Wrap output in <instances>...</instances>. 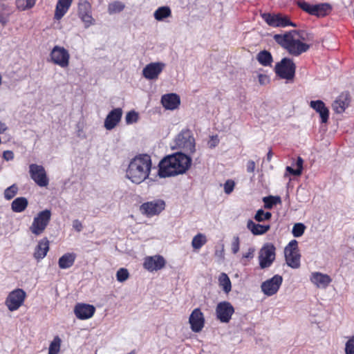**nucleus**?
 I'll return each mask as SVG.
<instances>
[{"mask_svg":"<svg viewBox=\"0 0 354 354\" xmlns=\"http://www.w3.org/2000/svg\"><path fill=\"white\" fill-rule=\"evenodd\" d=\"M273 39L290 55L297 57L309 50L310 45L306 42L313 41L314 36L306 30H291L274 35Z\"/></svg>","mask_w":354,"mask_h":354,"instance_id":"nucleus-1","label":"nucleus"},{"mask_svg":"<svg viewBox=\"0 0 354 354\" xmlns=\"http://www.w3.org/2000/svg\"><path fill=\"white\" fill-rule=\"evenodd\" d=\"M192 158L184 152H176L164 157L158 164V175L167 178L183 174L192 165Z\"/></svg>","mask_w":354,"mask_h":354,"instance_id":"nucleus-2","label":"nucleus"},{"mask_svg":"<svg viewBox=\"0 0 354 354\" xmlns=\"http://www.w3.org/2000/svg\"><path fill=\"white\" fill-rule=\"evenodd\" d=\"M151 165V158L148 154L136 156L129 163L126 177L132 183L140 184L149 177Z\"/></svg>","mask_w":354,"mask_h":354,"instance_id":"nucleus-3","label":"nucleus"},{"mask_svg":"<svg viewBox=\"0 0 354 354\" xmlns=\"http://www.w3.org/2000/svg\"><path fill=\"white\" fill-rule=\"evenodd\" d=\"M274 71L281 79L292 81L295 76L296 65L289 57H283L275 64Z\"/></svg>","mask_w":354,"mask_h":354,"instance_id":"nucleus-4","label":"nucleus"},{"mask_svg":"<svg viewBox=\"0 0 354 354\" xmlns=\"http://www.w3.org/2000/svg\"><path fill=\"white\" fill-rule=\"evenodd\" d=\"M176 147L180 149L184 153L192 154L195 152V139L192 131L188 129H183L175 138Z\"/></svg>","mask_w":354,"mask_h":354,"instance_id":"nucleus-5","label":"nucleus"},{"mask_svg":"<svg viewBox=\"0 0 354 354\" xmlns=\"http://www.w3.org/2000/svg\"><path fill=\"white\" fill-rule=\"evenodd\" d=\"M261 18L266 23L273 28H285L287 26L297 27V24L292 22L290 18L281 13L264 12L261 14Z\"/></svg>","mask_w":354,"mask_h":354,"instance_id":"nucleus-6","label":"nucleus"},{"mask_svg":"<svg viewBox=\"0 0 354 354\" xmlns=\"http://www.w3.org/2000/svg\"><path fill=\"white\" fill-rule=\"evenodd\" d=\"M51 218L50 209H44L39 212L34 218L32 225L30 227L31 232L36 235H40L44 232L48 226Z\"/></svg>","mask_w":354,"mask_h":354,"instance_id":"nucleus-7","label":"nucleus"},{"mask_svg":"<svg viewBox=\"0 0 354 354\" xmlns=\"http://www.w3.org/2000/svg\"><path fill=\"white\" fill-rule=\"evenodd\" d=\"M276 248L271 243H267L261 248L259 253V266L261 269L270 267L275 260Z\"/></svg>","mask_w":354,"mask_h":354,"instance_id":"nucleus-8","label":"nucleus"},{"mask_svg":"<svg viewBox=\"0 0 354 354\" xmlns=\"http://www.w3.org/2000/svg\"><path fill=\"white\" fill-rule=\"evenodd\" d=\"M77 15L88 28L95 24V19L92 17L91 4L87 0H79L77 3Z\"/></svg>","mask_w":354,"mask_h":354,"instance_id":"nucleus-9","label":"nucleus"},{"mask_svg":"<svg viewBox=\"0 0 354 354\" xmlns=\"http://www.w3.org/2000/svg\"><path fill=\"white\" fill-rule=\"evenodd\" d=\"M26 292L21 289L17 288L9 293L5 304L10 311H15L19 309L24 304L26 298Z\"/></svg>","mask_w":354,"mask_h":354,"instance_id":"nucleus-10","label":"nucleus"},{"mask_svg":"<svg viewBox=\"0 0 354 354\" xmlns=\"http://www.w3.org/2000/svg\"><path fill=\"white\" fill-rule=\"evenodd\" d=\"M282 282L283 277L279 274H275L272 278L266 280L261 283V291L268 297L272 296L278 292Z\"/></svg>","mask_w":354,"mask_h":354,"instance_id":"nucleus-11","label":"nucleus"},{"mask_svg":"<svg viewBox=\"0 0 354 354\" xmlns=\"http://www.w3.org/2000/svg\"><path fill=\"white\" fill-rule=\"evenodd\" d=\"M29 173L31 178L39 187H46L48 185L49 180L42 165L37 164L30 165Z\"/></svg>","mask_w":354,"mask_h":354,"instance_id":"nucleus-12","label":"nucleus"},{"mask_svg":"<svg viewBox=\"0 0 354 354\" xmlns=\"http://www.w3.org/2000/svg\"><path fill=\"white\" fill-rule=\"evenodd\" d=\"M50 58L54 64L62 68H66L69 64L70 55L64 47L55 46L50 52Z\"/></svg>","mask_w":354,"mask_h":354,"instance_id":"nucleus-13","label":"nucleus"},{"mask_svg":"<svg viewBox=\"0 0 354 354\" xmlns=\"http://www.w3.org/2000/svg\"><path fill=\"white\" fill-rule=\"evenodd\" d=\"M165 207V203L162 200H156L144 203L140 205V210L147 216L159 214Z\"/></svg>","mask_w":354,"mask_h":354,"instance_id":"nucleus-14","label":"nucleus"},{"mask_svg":"<svg viewBox=\"0 0 354 354\" xmlns=\"http://www.w3.org/2000/svg\"><path fill=\"white\" fill-rule=\"evenodd\" d=\"M191 330L194 333L201 332L205 326V318L200 308H195L189 318Z\"/></svg>","mask_w":354,"mask_h":354,"instance_id":"nucleus-15","label":"nucleus"},{"mask_svg":"<svg viewBox=\"0 0 354 354\" xmlns=\"http://www.w3.org/2000/svg\"><path fill=\"white\" fill-rule=\"evenodd\" d=\"M165 67V64L162 62H151L143 68L142 75L147 80H156Z\"/></svg>","mask_w":354,"mask_h":354,"instance_id":"nucleus-16","label":"nucleus"},{"mask_svg":"<svg viewBox=\"0 0 354 354\" xmlns=\"http://www.w3.org/2000/svg\"><path fill=\"white\" fill-rule=\"evenodd\" d=\"M166 261L163 257L155 255L145 259L143 267L149 272L157 271L165 267Z\"/></svg>","mask_w":354,"mask_h":354,"instance_id":"nucleus-17","label":"nucleus"},{"mask_svg":"<svg viewBox=\"0 0 354 354\" xmlns=\"http://www.w3.org/2000/svg\"><path fill=\"white\" fill-rule=\"evenodd\" d=\"M95 312L93 305L79 303L74 308V313L79 319L84 320L91 318Z\"/></svg>","mask_w":354,"mask_h":354,"instance_id":"nucleus-18","label":"nucleus"},{"mask_svg":"<svg viewBox=\"0 0 354 354\" xmlns=\"http://www.w3.org/2000/svg\"><path fill=\"white\" fill-rule=\"evenodd\" d=\"M122 110L121 108H115L111 110L104 120V127L107 130H111L116 127L121 120Z\"/></svg>","mask_w":354,"mask_h":354,"instance_id":"nucleus-19","label":"nucleus"},{"mask_svg":"<svg viewBox=\"0 0 354 354\" xmlns=\"http://www.w3.org/2000/svg\"><path fill=\"white\" fill-rule=\"evenodd\" d=\"M161 103L166 109L174 110L180 105V99L176 93L165 94L161 97Z\"/></svg>","mask_w":354,"mask_h":354,"instance_id":"nucleus-20","label":"nucleus"},{"mask_svg":"<svg viewBox=\"0 0 354 354\" xmlns=\"http://www.w3.org/2000/svg\"><path fill=\"white\" fill-rule=\"evenodd\" d=\"M310 106L319 113L322 123H326L329 118V110L322 100L311 101Z\"/></svg>","mask_w":354,"mask_h":354,"instance_id":"nucleus-21","label":"nucleus"},{"mask_svg":"<svg viewBox=\"0 0 354 354\" xmlns=\"http://www.w3.org/2000/svg\"><path fill=\"white\" fill-rule=\"evenodd\" d=\"M48 250L49 241L46 237H44L38 242L35 249L33 257L37 261H39L46 256Z\"/></svg>","mask_w":354,"mask_h":354,"instance_id":"nucleus-22","label":"nucleus"},{"mask_svg":"<svg viewBox=\"0 0 354 354\" xmlns=\"http://www.w3.org/2000/svg\"><path fill=\"white\" fill-rule=\"evenodd\" d=\"M73 0H58L56 4L54 19H61L69 10Z\"/></svg>","mask_w":354,"mask_h":354,"instance_id":"nucleus-23","label":"nucleus"},{"mask_svg":"<svg viewBox=\"0 0 354 354\" xmlns=\"http://www.w3.org/2000/svg\"><path fill=\"white\" fill-rule=\"evenodd\" d=\"M350 102L348 94L342 93L333 103V109L336 113H343Z\"/></svg>","mask_w":354,"mask_h":354,"instance_id":"nucleus-24","label":"nucleus"},{"mask_svg":"<svg viewBox=\"0 0 354 354\" xmlns=\"http://www.w3.org/2000/svg\"><path fill=\"white\" fill-rule=\"evenodd\" d=\"M310 281L318 288H326L330 283L331 279L328 274L313 272L311 274Z\"/></svg>","mask_w":354,"mask_h":354,"instance_id":"nucleus-25","label":"nucleus"},{"mask_svg":"<svg viewBox=\"0 0 354 354\" xmlns=\"http://www.w3.org/2000/svg\"><path fill=\"white\" fill-rule=\"evenodd\" d=\"M331 9V6L327 3L313 5L310 15L317 17H323L326 16Z\"/></svg>","mask_w":354,"mask_h":354,"instance_id":"nucleus-26","label":"nucleus"},{"mask_svg":"<svg viewBox=\"0 0 354 354\" xmlns=\"http://www.w3.org/2000/svg\"><path fill=\"white\" fill-rule=\"evenodd\" d=\"M247 227L254 235H262L270 229V225L255 223L252 220H248Z\"/></svg>","mask_w":354,"mask_h":354,"instance_id":"nucleus-27","label":"nucleus"},{"mask_svg":"<svg viewBox=\"0 0 354 354\" xmlns=\"http://www.w3.org/2000/svg\"><path fill=\"white\" fill-rule=\"evenodd\" d=\"M284 254L286 263L289 267L293 269H297L300 267L301 255L299 251L289 252Z\"/></svg>","mask_w":354,"mask_h":354,"instance_id":"nucleus-28","label":"nucleus"},{"mask_svg":"<svg viewBox=\"0 0 354 354\" xmlns=\"http://www.w3.org/2000/svg\"><path fill=\"white\" fill-rule=\"evenodd\" d=\"M28 199L24 196L17 197L11 203V209L13 212H23L28 207Z\"/></svg>","mask_w":354,"mask_h":354,"instance_id":"nucleus-29","label":"nucleus"},{"mask_svg":"<svg viewBox=\"0 0 354 354\" xmlns=\"http://www.w3.org/2000/svg\"><path fill=\"white\" fill-rule=\"evenodd\" d=\"M76 254L75 253H66L62 255L58 261L59 267L61 269H67L71 268L75 261Z\"/></svg>","mask_w":354,"mask_h":354,"instance_id":"nucleus-30","label":"nucleus"},{"mask_svg":"<svg viewBox=\"0 0 354 354\" xmlns=\"http://www.w3.org/2000/svg\"><path fill=\"white\" fill-rule=\"evenodd\" d=\"M257 59L263 66H270L273 62L271 53L266 50L260 51L257 55Z\"/></svg>","mask_w":354,"mask_h":354,"instance_id":"nucleus-31","label":"nucleus"},{"mask_svg":"<svg viewBox=\"0 0 354 354\" xmlns=\"http://www.w3.org/2000/svg\"><path fill=\"white\" fill-rule=\"evenodd\" d=\"M171 15V10L169 6L159 7L153 13L154 18L159 21H163Z\"/></svg>","mask_w":354,"mask_h":354,"instance_id":"nucleus-32","label":"nucleus"},{"mask_svg":"<svg viewBox=\"0 0 354 354\" xmlns=\"http://www.w3.org/2000/svg\"><path fill=\"white\" fill-rule=\"evenodd\" d=\"M234 313V308L229 301H223V323H228Z\"/></svg>","mask_w":354,"mask_h":354,"instance_id":"nucleus-33","label":"nucleus"},{"mask_svg":"<svg viewBox=\"0 0 354 354\" xmlns=\"http://www.w3.org/2000/svg\"><path fill=\"white\" fill-rule=\"evenodd\" d=\"M207 237L202 233H198L194 236L192 241V246L194 250L201 249L206 243Z\"/></svg>","mask_w":354,"mask_h":354,"instance_id":"nucleus-34","label":"nucleus"},{"mask_svg":"<svg viewBox=\"0 0 354 354\" xmlns=\"http://www.w3.org/2000/svg\"><path fill=\"white\" fill-rule=\"evenodd\" d=\"M264 208L270 209L274 205L281 203V197L279 196H268L263 198Z\"/></svg>","mask_w":354,"mask_h":354,"instance_id":"nucleus-35","label":"nucleus"},{"mask_svg":"<svg viewBox=\"0 0 354 354\" xmlns=\"http://www.w3.org/2000/svg\"><path fill=\"white\" fill-rule=\"evenodd\" d=\"M37 0H16L15 3L18 10L25 11L33 8Z\"/></svg>","mask_w":354,"mask_h":354,"instance_id":"nucleus-36","label":"nucleus"},{"mask_svg":"<svg viewBox=\"0 0 354 354\" xmlns=\"http://www.w3.org/2000/svg\"><path fill=\"white\" fill-rule=\"evenodd\" d=\"M124 7L125 6L122 2L120 1H114L109 4L108 12L109 15L118 13L122 12Z\"/></svg>","mask_w":354,"mask_h":354,"instance_id":"nucleus-37","label":"nucleus"},{"mask_svg":"<svg viewBox=\"0 0 354 354\" xmlns=\"http://www.w3.org/2000/svg\"><path fill=\"white\" fill-rule=\"evenodd\" d=\"M304 160L301 157H298L296 162L297 169H292L291 167H286V171L293 176H300L303 170Z\"/></svg>","mask_w":354,"mask_h":354,"instance_id":"nucleus-38","label":"nucleus"},{"mask_svg":"<svg viewBox=\"0 0 354 354\" xmlns=\"http://www.w3.org/2000/svg\"><path fill=\"white\" fill-rule=\"evenodd\" d=\"M272 218V213L270 212H265L262 209H258L254 215V218L257 222H263L269 221Z\"/></svg>","mask_w":354,"mask_h":354,"instance_id":"nucleus-39","label":"nucleus"},{"mask_svg":"<svg viewBox=\"0 0 354 354\" xmlns=\"http://www.w3.org/2000/svg\"><path fill=\"white\" fill-rule=\"evenodd\" d=\"M60 345L61 339L58 336L55 337L49 346L48 354H58Z\"/></svg>","mask_w":354,"mask_h":354,"instance_id":"nucleus-40","label":"nucleus"},{"mask_svg":"<svg viewBox=\"0 0 354 354\" xmlns=\"http://www.w3.org/2000/svg\"><path fill=\"white\" fill-rule=\"evenodd\" d=\"M19 188L16 184H13L11 186L6 188L4 191V198L9 201L13 198L17 194Z\"/></svg>","mask_w":354,"mask_h":354,"instance_id":"nucleus-41","label":"nucleus"},{"mask_svg":"<svg viewBox=\"0 0 354 354\" xmlns=\"http://www.w3.org/2000/svg\"><path fill=\"white\" fill-rule=\"evenodd\" d=\"M306 230V226L302 223H295L292 227V233L295 237L301 236Z\"/></svg>","mask_w":354,"mask_h":354,"instance_id":"nucleus-42","label":"nucleus"},{"mask_svg":"<svg viewBox=\"0 0 354 354\" xmlns=\"http://www.w3.org/2000/svg\"><path fill=\"white\" fill-rule=\"evenodd\" d=\"M235 186L236 183L234 180H227L223 185L224 192L226 194L230 195L234 191Z\"/></svg>","mask_w":354,"mask_h":354,"instance_id":"nucleus-43","label":"nucleus"},{"mask_svg":"<svg viewBox=\"0 0 354 354\" xmlns=\"http://www.w3.org/2000/svg\"><path fill=\"white\" fill-rule=\"evenodd\" d=\"M129 274L126 268H120L116 273V278L119 282H124L129 278Z\"/></svg>","mask_w":354,"mask_h":354,"instance_id":"nucleus-44","label":"nucleus"},{"mask_svg":"<svg viewBox=\"0 0 354 354\" xmlns=\"http://www.w3.org/2000/svg\"><path fill=\"white\" fill-rule=\"evenodd\" d=\"M138 120V114L135 111H129L125 116V120L127 124L135 123Z\"/></svg>","mask_w":354,"mask_h":354,"instance_id":"nucleus-45","label":"nucleus"},{"mask_svg":"<svg viewBox=\"0 0 354 354\" xmlns=\"http://www.w3.org/2000/svg\"><path fill=\"white\" fill-rule=\"evenodd\" d=\"M232 289V284L228 276L223 272V290L225 293H229Z\"/></svg>","mask_w":354,"mask_h":354,"instance_id":"nucleus-46","label":"nucleus"},{"mask_svg":"<svg viewBox=\"0 0 354 354\" xmlns=\"http://www.w3.org/2000/svg\"><path fill=\"white\" fill-rule=\"evenodd\" d=\"M240 240L238 236H234L231 243V251L233 254H236L239 251Z\"/></svg>","mask_w":354,"mask_h":354,"instance_id":"nucleus-47","label":"nucleus"},{"mask_svg":"<svg viewBox=\"0 0 354 354\" xmlns=\"http://www.w3.org/2000/svg\"><path fill=\"white\" fill-rule=\"evenodd\" d=\"M295 251H299L298 250V242L293 239L288 244L287 246H286L284 249V253H287L289 252H295Z\"/></svg>","mask_w":354,"mask_h":354,"instance_id":"nucleus-48","label":"nucleus"},{"mask_svg":"<svg viewBox=\"0 0 354 354\" xmlns=\"http://www.w3.org/2000/svg\"><path fill=\"white\" fill-rule=\"evenodd\" d=\"M346 354H354V337L348 339L345 345Z\"/></svg>","mask_w":354,"mask_h":354,"instance_id":"nucleus-49","label":"nucleus"},{"mask_svg":"<svg viewBox=\"0 0 354 354\" xmlns=\"http://www.w3.org/2000/svg\"><path fill=\"white\" fill-rule=\"evenodd\" d=\"M297 5L304 11L310 14V12L311 10L313 5L309 4L308 3L306 2L305 1H298Z\"/></svg>","mask_w":354,"mask_h":354,"instance_id":"nucleus-50","label":"nucleus"},{"mask_svg":"<svg viewBox=\"0 0 354 354\" xmlns=\"http://www.w3.org/2000/svg\"><path fill=\"white\" fill-rule=\"evenodd\" d=\"M219 141H220V140H219L218 136L217 135L212 136L210 137V139H209V140L207 142V145H208V147L209 148H214L216 145H218Z\"/></svg>","mask_w":354,"mask_h":354,"instance_id":"nucleus-51","label":"nucleus"},{"mask_svg":"<svg viewBox=\"0 0 354 354\" xmlns=\"http://www.w3.org/2000/svg\"><path fill=\"white\" fill-rule=\"evenodd\" d=\"M258 80L261 85H266L270 82L269 77L263 74H259L258 75Z\"/></svg>","mask_w":354,"mask_h":354,"instance_id":"nucleus-52","label":"nucleus"},{"mask_svg":"<svg viewBox=\"0 0 354 354\" xmlns=\"http://www.w3.org/2000/svg\"><path fill=\"white\" fill-rule=\"evenodd\" d=\"M73 227L77 232H81L83 229L82 224L81 221H80L78 219H75L73 221Z\"/></svg>","mask_w":354,"mask_h":354,"instance_id":"nucleus-53","label":"nucleus"},{"mask_svg":"<svg viewBox=\"0 0 354 354\" xmlns=\"http://www.w3.org/2000/svg\"><path fill=\"white\" fill-rule=\"evenodd\" d=\"M3 158L7 161L12 160L14 158V153L12 151H5L3 153Z\"/></svg>","mask_w":354,"mask_h":354,"instance_id":"nucleus-54","label":"nucleus"},{"mask_svg":"<svg viewBox=\"0 0 354 354\" xmlns=\"http://www.w3.org/2000/svg\"><path fill=\"white\" fill-rule=\"evenodd\" d=\"M255 169V162L253 160H249L247 163V171L248 173L254 172Z\"/></svg>","mask_w":354,"mask_h":354,"instance_id":"nucleus-55","label":"nucleus"},{"mask_svg":"<svg viewBox=\"0 0 354 354\" xmlns=\"http://www.w3.org/2000/svg\"><path fill=\"white\" fill-rule=\"evenodd\" d=\"M254 249L252 248H249L248 252L243 254V258L252 259L254 257Z\"/></svg>","mask_w":354,"mask_h":354,"instance_id":"nucleus-56","label":"nucleus"},{"mask_svg":"<svg viewBox=\"0 0 354 354\" xmlns=\"http://www.w3.org/2000/svg\"><path fill=\"white\" fill-rule=\"evenodd\" d=\"M216 315L217 319L221 321V302L217 304L216 308Z\"/></svg>","mask_w":354,"mask_h":354,"instance_id":"nucleus-57","label":"nucleus"},{"mask_svg":"<svg viewBox=\"0 0 354 354\" xmlns=\"http://www.w3.org/2000/svg\"><path fill=\"white\" fill-rule=\"evenodd\" d=\"M7 129V127L5 123L0 122V133H3Z\"/></svg>","mask_w":354,"mask_h":354,"instance_id":"nucleus-58","label":"nucleus"},{"mask_svg":"<svg viewBox=\"0 0 354 354\" xmlns=\"http://www.w3.org/2000/svg\"><path fill=\"white\" fill-rule=\"evenodd\" d=\"M272 153L271 150H270L268 151V153H267V160L268 161H270L271 160V158H272Z\"/></svg>","mask_w":354,"mask_h":354,"instance_id":"nucleus-59","label":"nucleus"},{"mask_svg":"<svg viewBox=\"0 0 354 354\" xmlns=\"http://www.w3.org/2000/svg\"><path fill=\"white\" fill-rule=\"evenodd\" d=\"M0 22L3 24V25H5L6 23V20L4 19V18H1L0 19Z\"/></svg>","mask_w":354,"mask_h":354,"instance_id":"nucleus-60","label":"nucleus"},{"mask_svg":"<svg viewBox=\"0 0 354 354\" xmlns=\"http://www.w3.org/2000/svg\"><path fill=\"white\" fill-rule=\"evenodd\" d=\"M218 285H219V286H221V274H220V275L218 277Z\"/></svg>","mask_w":354,"mask_h":354,"instance_id":"nucleus-61","label":"nucleus"},{"mask_svg":"<svg viewBox=\"0 0 354 354\" xmlns=\"http://www.w3.org/2000/svg\"><path fill=\"white\" fill-rule=\"evenodd\" d=\"M128 354H136V353L135 351H132L130 353H129Z\"/></svg>","mask_w":354,"mask_h":354,"instance_id":"nucleus-62","label":"nucleus"}]
</instances>
